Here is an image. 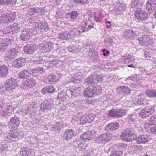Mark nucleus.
Instances as JSON below:
<instances>
[{
    "label": "nucleus",
    "instance_id": "a211bd4d",
    "mask_svg": "<svg viewBox=\"0 0 156 156\" xmlns=\"http://www.w3.org/2000/svg\"><path fill=\"white\" fill-rule=\"evenodd\" d=\"M75 132L73 129H69L66 131L63 135V140L68 141L71 140L74 136Z\"/></svg>",
    "mask_w": 156,
    "mask_h": 156
},
{
    "label": "nucleus",
    "instance_id": "f257e3e1",
    "mask_svg": "<svg viewBox=\"0 0 156 156\" xmlns=\"http://www.w3.org/2000/svg\"><path fill=\"white\" fill-rule=\"evenodd\" d=\"M101 87L97 85L90 86L84 90V95L90 98L95 94L99 95L101 94Z\"/></svg>",
    "mask_w": 156,
    "mask_h": 156
},
{
    "label": "nucleus",
    "instance_id": "3c124183",
    "mask_svg": "<svg viewBox=\"0 0 156 156\" xmlns=\"http://www.w3.org/2000/svg\"><path fill=\"white\" fill-rule=\"evenodd\" d=\"M68 51L69 52L73 53L77 52L79 51V49H78L76 47L72 45L69 47Z\"/></svg>",
    "mask_w": 156,
    "mask_h": 156
},
{
    "label": "nucleus",
    "instance_id": "1a4fd4ad",
    "mask_svg": "<svg viewBox=\"0 0 156 156\" xmlns=\"http://www.w3.org/2000/svg\"><path fill=\"white\" fill-rule=\"evenodd\" d=\"M18 53V51L17 49L14 48H11L10 51L5 53V58L6 60L11 61L17 55Z\"/></svg>",
    "mask_w": 156,
    "mask_h": 156
},
{
    "label": "nucleus",
    "instance_id": "0eeeda50",
    "mask_svg": "<svg viewBox=\"0 0 156 156\" xmlns=\"http://www.w3.org/2000/svg\"><path fill=\"white\" fill-rule=\"evenodd\" d=\"M134 133V131L133 128H128L123 132L121 136L125 140L130 142L132 140L130 137L132 136Z\"/></svg>",
    "mask_w": 156,
    "mask_h": 156
},
{
    "label": "nucleus",
    "instance_id": "e433bc0d",
    "mask_svg": "<svg viewBox=\"0 0 156 156\" xmlns=\"http://www.w3.org/2000/svg\"><path fill=\"white\" fill-rule=\"evenodd\" d=\"M32 75L36 73H41L44 72V70L41 67L35 68L34 69H30Z\"/></svg>",
    "mask_w": 156,
    "mask_h": 156
},
{
    "label": "nucleus",
    "instance_id": "680f3d73",
    "mask_svg": "<svg viewBox=\"0 0 156 156\" xmlns=\"http://www.w3.org/2000/svg\"><path fill=\"white\" fill-rule=\"evenodd\" d=\"M73 92L72 89L68 90L66 92V93L67 95L66 96H67L68 97L70 98L74 97L73 96Z\"/></svg>",
    "mask_w": 156,
    "mask_h": 156
},
{
    "label": "nucleus",
    "instance_id": "09e8293b",
    "mask_svg": "<svg viewBox=\"0 0 156 156\" xmlns=\"http://www.w3.org/2000/svg\"><path fill=\"white\" fill-rule=\"evenodd\" d=\"M143 141H144V143L148 142L150 140H151V136L147 134H143L142 135Z\"/></svg>",
    "mask_w": 156,
    "mask_h": 156
},
{
    "label": "nucleus",
    "instance_id": "a878e982",
    "mask_svg": "<svg viewBox=\"0 0 156 156\" xmlns=\"http://www.w3.org/2000/svg\"><path fill=\"white\" fill-rule=\"evenodd\" d=\"M127 147V144L124 143L114 145L113 146V150L114 151V152H122V151L126 149Z\"/></svg>",
    "mask_w": 156,
    "mask_h": 156
},
{
    "label": "nucleus",
    "instance_id": "b1692460",
    "mask_svg": "<svg viewBox=\"0 0 156 156\" xmlns=\"http://www.w3.org/2000/svg\"><path fill=\"white\" fill-rule=\"evenodd\" d=\"M9 74V68L5 65H2L0 66V77H5Z\"/></svg>",
    "mask_w": 156,
    "mask_h": 156
},
{
    "label": "nucleus",
    "instance_id": "393cba45",
    "mask_svg": "<svg viewBox=\"0 0 156 156\" xmlns=\"http://www.w3.org/2000/svg\"><path fill=\"white\" fill-rule=\"evenodd\" d=\"M88 19V20L86 21L85 24L86 26H88V28H86L85 26L83 27L82 29L79 31V33H82L84 32L88 31L90 29L93 27L94 24L92 23L91 21L90 20V19L89 17Z\"/></svg>",
    "mask_w": 156,
    "mask_h": 156
},
{
    "label": "nucleus",
    "instance_id": "4be33fe9",
    "mask_svg": "<svg viewBox=\"0 0 156 156\" xmlns=\"http://www.w3.org/2000/svg\"><path fill=\"white\" fill-rule=\"evenodd\" d=\"M83 80V74L81 72H78L76 73L74 77L72 78V81L75 83H78L82 82Z\"/></svg>",
    "mask_w": 156,
    "mask_h": 156
},
{
    "label": "nucleus",
    "instance_id": "20e7f679",
    "mask_svg": "<svg viewBox=\"0 0 156 156\" xmlns=\"http://www.w3.org/2000/svg\"><path fill=\"white\" fill-rule=\"evenodd\" d=\"M126 110L122 108L112 109L108 112V115L110 117L121 118L126 115Z\"/></svg>",
    "mask_w": 156,
    "mask_h": 156
},
{
    "label": "nucleus",
    "instance_id": "58836bf2",
    "mask_svg": "<svg viewBox=\"0 0 156 156\" xmlns=\"http://www.w3.org/2000/svg\"><path fill=\"white\" fill-rule=\"evenodd\" d=\"M104 16L101 12L99 13V15H96L94 17V20L96 22H101L103 20Z\"/></svg>",
    "mask_w": 156,
    "mask_h": 156
},
{
    "label": "nucleus",
    "instance_id": "5701e85b",
    "mask_svg": "<svg viewBox=\"0 0 156 156\" xmlns=\"http://www.w3.org/2000/svg\"><path fill=\"white\" fill-rule=\"evenodd\" d=\"M12 110V107L10 106L4 107L3 106L0 110V115L5 116L11 113Z\"/></svg>",
    "mask_w": 156,
    "mask_h": 156
},
{
    "label": "nucleus",
    "instance_id": "f704fd0d",
    "mask_svg": "<svg viewBox=\"0 0 156 156\" xmlns=\"http://www.w3.org/2000/svg\"><path fill=\"white\" fill-rule=\"evenodd\" d=\"M63 124L62 122H56L52 127V130L55 131L60 130L63 127Z\"/></svg>",
    "mask_w": 156,
    "mask_h": 156
},
{
    "label": "nucleus",
    "instance_id": "7c9ffc66",
    "mask_svg": "<svg viewBox=\"0 0 156 156\" xmlns=\"http://www.w3.org/2000/svg\"><path fill=\"white\" fill-rule=\"evenodd\" d=\"M23 60V58H19L14 60L12 62V66L16 68L22 67Z\"/></svg>",
    "mask_w": 156,
    "mask_h": 156
},
{
    "label": "nucleus",
    "instance_id": "f8f14e48",
    "mask_svg": "<svg viewBox=\"0 0 156 156\" xmlns=\"http://www.w3.org/2000/svg\"><path fill=\"white\" fill-rule=\"evenodd\" d=\"M52 101L51 100H45L41 104V108L43 111L48 110L53 106Z\"/></svg>",
    "mask_w": 156,
    "mask_h": 156
},
{
    "label": "nucleus",
    "instance_id": "c85d7f7f",
    "mask_svg": "<svg viewBox=\"0 0 156 156\" xmlns=\"http://www.w3.org/2000/svg\"><path fill=\"white\" fill-rule=\"evenodd\" d=\"M80 138L90 140L94 138V135L91 131H87L83 134L80 136Z\"/></svg>",
    "mask_w": 156,
    "mask_h": 156
},
{
    "label": "nucleus",
    "instance_id": "6ab92c4d",
    "mask_svg": "<svg viewBox=\"0 0 156 156\" xmlns=\"http://www.w3.org/2000/svg\"><path fill=\"white\" fill-rule=\"evenodd\" d=\"M136 17L141 20H146L147 18V14L145 11L143 10H137L135 14Z\"/></svg>",
    "mask_w": 156,
    "mask_h": 156
},
{
    "label": "nucleus",
    "instance_id": "cd10ccee",
    "mask_svg": "<svg viewBox=\"0 0 156 156\" xmlns=\"http://www.w3.org/2000/svg\"><path fill=\"white\" fill-rule=\"evenodd\" d=\"M138 33L136 31H133L131 30H125L124 32L123 35L128 38H133L135 36L137 35Z\"/></svg>",
    "mask_w": 156,
    "mask_h": 156
},
{
    "label": "nucleus",
    "instance_id": "864d4df0",
    "mask_svg": "<svg viewBox=\"0 0 156 156\" xmlns=\"http://www.w3.org/2000/svg\"><path fill=\"white\" fill-rule=\"evenodd\" d=\"M144 95L140 94L137 96L136 98H135V101L137 102L143 101L144 99Z\"/></svg>",
    "mask_w": 156,
    "mask_h": 156
},
{
    "label": "nucleus",
    "instance_id": "6e6d98bb",
    "mask_svg": "<svg viewBox=\"0 0 156 156\" xmlns=\"http://www.w3.org/2000/svg\"><path fill=\"white\" fill-rule=\"evenodd\" d=\"M40 48L41 50L44 53L48 52V49H47V47L46 46V43L44 44H40Z\"/></svg>",
    "mask_w": 156,
    "mask_h": 156
},
{
    "label": "nucleus",
    "instance_id": "aec40b11",
    "mask_svg": "<svg viewBox=\"0 0 156 156\" xmlns=\"http://www.w3.org/2000/svg\"><path fill=\"white\" fill-rule=\"evenodd\" d=\"M36 48L37 46L36 44L28 45L24 47L23 51L26 54H31L35 51Z\"/></svg>",
    "mask_w": 156,
    "mask_h": 156
},
{
    "label": "nucleus",
    "instance_id": "9b49d317",
    "mask_svg": "<svg viewBox=\"0 0 156 156\" xmlns=\"http://www.w3.org/2000/svg\"><path fill=\"white\" fill-rule=\"evenodd\" d=\"M119 124L117 122H113L108 124L105 127V130L108 133L115 131L119 128Z\"/></svg>",
    "mask_w": 156,
    "mask_h": 156
},
{
    "label": "nucleus",
    "instance_id": "ea45409f",
    "mask_svg": "<svg viewBox=\"0 0 156 156\" xmlns=\"http://www.w3.org/2000/svg\"><path fill=\"white\" fill-rule=\"evenodd\" d=\"M9 136H10L9 139L12 141L16 142L19 139V137L18 136V134L17 135L16 133H10L9 134Z\"/></svg>",
    "mask_w": 156,
    "mask_h": 156
},
{
    "label": "nucleus",
    "instance_id": "72a5a7b5",
    "mask_svg": "<svg viewBox=\"0 0 156 156\" xmlns=\"http://www.w3.org/2000/svg\"><path fill=\"white\" fill-rule=\"evenodd\" d=\"M88 144L80 143L76 147V150L78 151L82 150L83 151H85L87 149H88Z\"/></svg>",
    "mask_w": 156,
    "mask_h": 156
},
{
    "label": "nucleus",
    "instance_id": "13d9d810",
    "mask_svg": "<svg viewBox=\"0 0 156 156\" xmlns=\"http://www.w3.org/2000/svg\"><path fill=\"white\" fill-rule=\"evenodd\" d=\"M143 135H142L136 138V140L138 144H144V141H143Z\"/></svg>",
    "mask_w": 156,
    "mask_h": 156
},
{
    "label": "nucleus",
    "instance_id": "e2e57ef3",
    "mask_svg": "<svg viewBox=\"0 0 156 156\" xmlns=\"http://www.w3.org/2000/svg\"><path fill=\"white\" fill-rule=\"evenodd\" d=\"M5 4L8 5H13L16 4V0H6Z\"/></svg>",
    "mask_w": 156,
    "mask_h": 156
},
{
    "label": "nucleus",
    "instance_id": "412c9836",
    "mask_svg": "<svg viewBox=\"0 0 156 156\" xmlns=\"http://www.w3.org/2000/svg\"><path fill=\"white\" fill-rule=\"evenodd\" d=\"M34 26L35 28V29L36 30L40 29L42 32H44L45 31H48L49 30V27L48 26L45 25H42V23L41 22H36L34 23Z\"/></svg>",
    "mask_w": 156,
    "mask_h": 156
},
{
    "label": "nucleus",
    "instance_id": "a18cd8bd",
    "mask_svg": "<svg viewBox=\"0 0 156 156\" xmlns=\"http://www.w3.org/2000/svg\"><path fill=\"white\" fill-rule=\"evenodd\" d=\"M90 0H73V1L78 4L84 5L87 4L89 2Z\"/></svg>",
    "mask_w": 156,
    "mask_h": 156
},
{
    "label": "nucleus",
    "instance_id": "37998d69",
    "mask_svg": "<svg viewBox=\"0 0 156 156\" xmlns=\"http://www.w3.org/2000/svg\"><path fill=\"white\" fill-rule=\"evenodd\" d=\"M29 108L27 106H23L20 109V112L22 113L23 115H26L29 112Z\"/></svg>",
    "mask_w": 156,
    "mask_h": 156
},
{
    "label": "nucleus",
    "instance_id": "4c0bfd02",
    "mask_svg": "<svg viewBox=\"0 0 156 156\" xmlns=\"http://www.w3.org/2000/svg\"><path fill=\"white\" fill-rule=\"evenodd\" d=\"M141 2L139 1L138 0H133L130 5V7L132 8L139 7L140 5H141Z\"/></svg>",
    "mask_w": 156,
    "mask_h": 156
},
{
    "label": "nucleus",
    "instance_id": "6e6552de",
    "mask_svg": "<svg viewBox=\"0 0 156 156\" xmlns=\"http://www.w3.org/2000/svg\"><path fill=\"white\" fill-rule=\"evenodd\" d=\"M36 85L35 80L34 79H27L22 82L21 87L25 90H26L32 88Z\"/></svg>",
    "mask_w": 156,
    "mask_h": 156
},
{
    "label": "nucleus",
    "instance_id": "774afa93",
    "mask_svg": "<svg viewBox=\"0 0 156 156\" xmlns=\"http://www.w3.org/2000/svg\"><path fill=\"white\" fill-rule=\"evenodd\" d=\"M87 119V117L86 115L82 117L80 119V121L83 124L87 122H88V120Z\"/></svg>",
    "mask_w": 156,
    "mask_h": 156
},
{
    "label": "nucleus",
    "instance_id": "f3484780",
    "mask_svg": "<svg viewBox=\"0 0 156 156\" xmlns=\"http://www.w3.org/2000/svg\"><path fill=\"white\" fill-rule=\"evenodd\" d=\"M31 30L25 28L23 30L20 35L21 39L23 41H27L29 39L31 35Z\"/></svg>",
    "mask_w": 156,
    "mask_h": 156
},
{
    "label": "nucleus",
    "instance_id": "7ed1b4c3",
    "mask_svg": "<svg viewBox=\"0 0 156 156\" xmlns=\"http://www.w3.org/2000/svg\"><path fill=\"white\" fill-rule=\"evenodd\" d=\"M76 29H73L64 32H61L59 34L58 38L62 40H69L76 37Z\"/></svg>",
    "mask_w": 156,
    "mask_h": 156
},
{
    "label": "nucleus",
    "instance_id": "a19ab883",
    "mask_svg": "<svg viewBox=\"0 0 156 156\" xmlns=\"http://www.w3.org/2000/svg\"><path fill=\"white\" fill-rule=\"evenodd\" d=\"M137 120L136 115V114L131 115L129 116V122L130 123H134Z\"/></svg>",
    "mask_w": 156,
    "mask_h": 156
},
{
    "label": "nucleus",
    "instance_id": "8fccbe9b",
    "mask_svg": "<svg viewBox=\"0 0 156 156\" xmlns=\"http://www.w3.org/2000/svg\"><path fill=\"white\" fill-rule=\"evenodd\" d=\"M92 77L91 76H88L86 79L85 81V83L86 84H93L94 83H94V81L93 80L91 79Z\"/></svg>",
    "mask_w": 156,
    "mask_h": 156
},
{
    "label": "nucleus",
    "instance_id": "39448f33",
    "mask_svg": "<svg viewBox=\"0 0 156 156\" xmlns=\"http://www.w3.org/2000/svg\"><path fill=\"white\" fill-rule=\"evenodd\" d=\"M16 15L14 13L3 14L0 16V24L3 25L11 23L15 20Z\"/></svg>",
    "mask_w": 156,
    "mask_h": 156
},
{
    "label": "nucleus",
    "instance_id": "49530a36",
    "mask_svg": "<svg viewBox=\"0 0 156 156\" xmlns=\"http://www.w3.org/2000/svg\"><path fill=\"white\" fill-rule=\"evenodd\" d=\"M66 96L64 95L63 92L59 93L58 94L57 98L60 100H62V101H66Z\"/></svg>",
    "mask_w": 156,
    "mask_h": 156
},
{
    "label": "nucleus",
    "instance_id": "f03ea898",
    "mask_svg": "<svg viewBox=\"0 0 156 156\" xmlns=\"http://www.w3.org/2000/svg\"><path fill=\"white\" fill-rule=\"evenodd\" d=\"M18 80L13 77L6 80L5 82V86L7 90H13L18 86Z\"/></svg>",
    "mask_w": 156,
    "mask_h": 156
},
{
    "label": "nucleus",
    "instance_id": "2f4dec72",
    "mask_svg": "<svg viewBox=\"0 0 156 156\" xmlns=\"http://www.w3.org/2000/svg\"><path fill=\"white\" fill-rule=\"evenodd\" d=\"M145 93L150 98H154L156 97V90H148L146 91Z\"/></svg>",
    "mask_w": 156,
    "mask_h": 156
},
{
    "label": "nucleus",
    "instance_id": "9d476101",
    "mask_svg": "<svg viewBox=\"0 0 156 156\" xmlns=\"http://www.w3.org/2000/svg\"><path fill=\"white\" fill-rule=\"evenodd\" d=\"M20 123V121L18 118L15 117H12L9 123V127L12 131L14 130L17 128Z\"/></svg>",
    "mask_w": 156,
    "mask_h": 156
},
{
    "label": "nucleus",
    "instance_id": "de8ad7c7",
    "mask_svg": "<svg viewBox=\"0 0 156 156\" xmlns=\"http://www.w3.org/2000/svg\"><path fill=\"white\" fill-rule=\"evenodd\" d=\"M13 31H18L20 28V26L16 23H14L11 27Z\"/></svg>",
    "mask_w": 156,
    "mask_h": 156
},
{
    "label": "nucleus",
    "instance_id": "2eb2a0df",
    "mask_svg": "<svg viewBox=\"0 0 156 156\" xmlns=\"http://www.w3.org/2000/svg\"><path fill=\"white\" fill-rule=\"evenodd\" d=\"M139 43L142 46H148L151 43L150 39L147 35H143L138 39Z\"/></svg>",
    "mask_w": 156,
    "mask_h": 156
},
{
    "label": "nucleus",
    "instance_id": "bb28decb",
    "mask_svg": "<svg viewBox=\"0 0 156 156\" xmlns=\"http://www.w3.org/2000/svg\"><path fill=\"white\" fill-rule=\"evenodd\" d=\"M33 153V151L31 149L27 147H23L20 149L19 154L21 156H26L30 155Z\"/></svg>",
    "mask_w": 156,
    "mask_h": 156
},
{
    "label": "nucleus",
    "instance_id": "c9c22d12",
    "mask_svg": "<svg viewBox=\"0 0 156 156\" xmlns=\"http://www.w3.org/2000/svg\"><path fill=\"white\" fill-rule=\"evenodd\" d=\"M72 89L74 97L78 96L80 94L81 88L78 86H76L75 87Z\"/></svg>",
    "mask_w": 156,
    "mask_h": 156
},
{
    "label": "nucleus",
    "instance_id": "69168bd1",
    "mask_svg": "<svg viewBox=\"0 0 156 156\" xmlns=\"http://www.w3.org/2000/svg\"><path fill=\"white\" fill-rule=\"evenodd\" d=\"M91 57L93 58L96 59L98 61H99L100 59L98 58L99 56L97 52H94L92 54Z\"/></svg>",
    "mask_w": 156,
    "mask_h": 156
},
{
    "label": "nucleus",
    "instance_id": "5fc2aeb1",
    "mask_svg": "<svg viewBox=\"0 0 156 156\" xmlns=\"http://www.w3.org/2000/svg\"><path fill=\"white\" fill-rule=\"evenodd\" d=\"M53 43L50 42L46 43V46L47 48V49H48V52L53 49Z\"/></svg>",
    "mask_w": 156,
    "mask_h": 156
},
{
    "label": "nucleus",
    "instance_id": "79ce46f5",
    "mask_svg": "<svg viewBox=\"0 0 156 156\" xmlns=\"http://www.w3.org/2000/svg\"><path fill=\"white\" fill-rule=\"evenodd\" d=\"M131 90L129 87L126 86H123L122 92L126 95H129L131 93Z\"/></svg>",
    "mask_w": 156,
    "mask_h": 156
},
{
    "label": "nucleus",
    "instance_id": "dca6fc26",
    "mask_svg": "<svg viewBox=\"0 0 156 156\" xmlns=\"http://www.w3.org/2000/svg\"><path fill=\"white\" fill-rule=\"evenodd\" d=\"M156 8V0H149L147 2L146 9L148 12L152 13Z\"/></svg>",
    "mask_w": 156,
    "mask_h": 156
},
{
    "label": "nucleus",
    "instance_id": "4468645a",
    "mask_svg": "<svg viewBox=\"0 0 156 156\" xmlns=\"http://www.w3.org/2000/svg\"><path fill=\"white\" fill-rule=\"evenodd\" d=\"M110 139L107 134H103L99 135L96 138V142L100 144H105L109 141Z\"/></svg>",
    "mask_w": 156,
    "mask_h": 156
},
{
    "label": "nucleus",
    "instance_id": "4d7b16f0",
    "mask_svg": "<svg viewBox=\"0 0 156 156\" xmlns=\"http://www.w3.org/2000/svg\"><path fill=\"white\" fill-rule=\"evenodd\" d=\"M135 58L134 57H131L126 58L125 59V63H132L135 60Z\"/></svg>",
    "mask_w": 156,
    "mask_h": 156
},
{
    "label": "nucleus",
    "instance_id": "c756f323",
    "mask_svg": "<svg viewBox=\"0 0 156 156\" xmlns=\"http://www.w3.org/2000/svg\"><path fill=\"white\" fill-rule=\"evenodd\" d=\"M55 90V87L53 86H47L43 88L42 93L44 94H52L54 92Z\"/></svg>",
    "mask_w": 156,
    "mask_h": 156
},
{
    "label": "nucleus",
    "instance_id": "0e129e2a",
    "mask_svg": "<svg viewBox=\"0 0 156 156\" xmlns=\"http://www.w3.org/2000/svg\"><path fill=\"white\" fill-rule=\"evenodd\" d=\"M123 152H114L111 154L110 156H122Z\"/></svg>",
    "mask_w": 156,
    "mask_h": 156
},
{
    "label": "nucleus",
    "instance_id": "052dcab7",
    "mask_svg": "<svg viewBox=\"0 0 156 156\" xmlns=\"http://www.w3.org/2000/svg\"><path fill=\"white\" fill-rule=\"evenodd\" d=\"M48 79L49 82H54L56 80V77L54 75H49L48 77Z\"/></svg>",
    "mask_w": 156,
    "mask_h": 156
},
{
    "label": "nucleus",
    "instance_id": "423d86ee",
    "mask_svg": "<svg viewBox=\"0 0 156 156\" xmlns=\"http://www.w3.org/2000/svg\"><path fill=\"white\" fill-rule=\"evenodd\" d=\"M154 112V108L151 106H147L143 108L139 115L142 118H145L152 114Z\"/></svg>",
    "mask_w": 156,
    "mask_h": 156
},
{
    "label": "nucleus",
    "instance_id": "ddd939ff",
    "mask_svg": "<svg viewBox=\"0 0 156 156\" xmlns=\"http://www.w3.org/2000/svg\"><path fill=\"white\" fill-rule=\"evenodd\" d=\"M32 75L30 69H24L20 72L18 74L19 78L20 79L25 80L28 78Z\"/></svg>",
    "mask_w": 156,
    "mask_h": 156
},
{
    "label": "nucleus",
    "instance_id": "c03bdc74",
    "mask_svg": "<svg viewBox=\"0 0 156 156\" xmlns=\"http://www.w3.org/2000/svg\"><path fill=\"white\" fill-rule=\"evenodd\" d=\"M150 124L154 125H156V115L151 116L149 119Z\"/></svg>",
    "mask_w": 156,
    "mask_h": 156
},
{
    "label": "nucleus",
    "instance_id": "473e14b6",
    "mask_svg": "<svg viewBox=\"0 0 156 156\" xmlns=\"http://www.w3.org/2000/svg\"><path fill=\"white\" fill-rule=\"evenodd\" d=\"M12 41V40L9 37L6 38L3 40L0 45L2 47H5L11 44Z\"/></svg>",
    "mask_w": 156,
    "mask_h": 156
},
{
    "label": "nucleus",
    "instance_id": "603ef678",
    "mask_svg": "<svg viewBox=\"0 0 156 156\" xmlns=\"http://www.w3.org/2000/svg\"><path fill=\"white\" fill-rule=\"evenodd\" d=\"M86 115L88 122H92L95 117V115L93 114H89L88 115Z\"/></svg>",
    "mask_w": 156,
    "mask_h": 156
},
{
    "label": "nucleus",
    "instance_id": "338daca9",
    "mask_svg": "<svg viewBox=\"0 0 156 156\" xmlns=\"http://www.w3.org/2000/svg\"><path fill=\"white\" fill-rule=\"evenodd\" d=\"M35 13V9L34 8H31L27 11V15L29 16H31Z\"/></svg>",
    "mask_w": 156,
    "mask_h": 156
},
{
    "label": "nucleus",
    "instance_id": "bf43d9fd",
    "mask_svg": "<svg viewBox=\"0 0 156 156\" xmlns=\"http://www.w3.org/2000/svg\"><path fill=\"white\" fill-rule=\"evenodd\" d=\"M78 13L77 12L74 11L72 12L71 15V18L72 20H75L78 16Z\"/></svg>",
    "mask_w": 156,
    "mask_h": 156
}]
</instances>
